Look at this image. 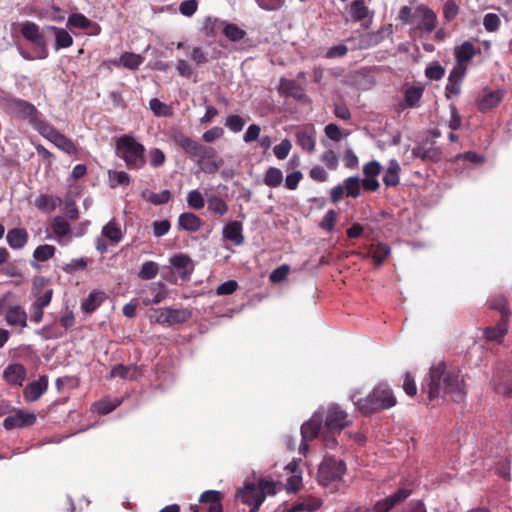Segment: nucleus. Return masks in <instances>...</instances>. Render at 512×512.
Masks as SVG:
<instances>
[{"label": "nucleus", "mask_w": 512, "mask_h": 512, "mask_svg": "<svg viewBox=\"0 0 512 512\" xmlns=\"http://www.w3.org/2000/svg\"><path fill=\"white\" fill-rule=\"evenodd\" d=\"M170 138L191 159L197 160L204 173L214 174L223 166L224 161L214 147L200 144L180 130H173Z\"/></svg>", "instance_id": "nucleus-2"}, {"label": "nucleus", "mask_w": 512, "mask_h": 512, "mask_svg": "<svg viewBox=\"0 0 512 512\" xmlns=\"http://www.w3.org/2000/svg\"><path fill=\"white\" fill-rule=\"evenodd\" d=\"M289 272L290 266L288 264H282L271 272L269 279L272 283H280L287 278Z\"/></svg>", "instance_id": "nucleus-57"}, {"label": "nucleus", "mask_w": 512, "mask_h": 512, "mask_svg": "<svg viewBox=\"0 0 512 512\" xmlns=\"http://www.w3.org/2000/svg\"><path fill=\"white\" fill-rule=\"evenodd\" d=\"M320 414L323 416L325 431L329 434H339L352 423L347 412L337 405L329 406L327 409L320 411Z\"/></svg>", "instance_id": "nucleus-7"}, {"label": "nucleus", "mask_w": 512, "mask_h": 512, "mask_svg": "<svg viewBox=\"0 0 512 512\" xmlns=\"http://www.w3.org/2000/svg\"><path fill=\"white\" fill-rule=\"evenodd\" d=\"M102 235L113 243H119L123 237L121 229L115 220L109 221L103 227Z\"/></svg>", "instance_id": "nucleus-43"}, {"label": "nucleus", "mask_w": 512, "mask_h": 512, "mask_svg": "<svg viewBox=\"0 0 512 512\" xmlns=\"http://www.w3.org/2000/svg\"><path fill=\"white\" fill-rule=\"evenodd\" d=\"M400 171L401 167L397 160L392 159L389 161L388 167L385 170V173L383 175V183L387 187H395L400 182Z\"/></svg>", "instance_id": "nucleus-27"}, {"label": "nucleus", "mask_w": 512, "mask_h": 512, "mask_svg": "<svg viewBox=\"0 0 512 512\" xmlns=\"http://www.w3.org/2000/svg\"><path fill=\"white\" fill-rule=\"evenodd\" d=\"M509 321L499 320L495 326L485 328L484 335L489 341L501 342L508 332Z\"/></svg>", "instance_id": "nucleus-28"}, {"label": "nucleus", "mask_w": 512, "mask_h": 512, "mask_svg": "<svg viewBox=\"0 0 512 512\" xmlns=\"http://www.w3.org/2000/svg\"><path fill=\"white\" fill-rule=\"evenodd\" d=\"M324 132L325 135L334 142H339L344 135L341 128L334 123L326 125Z\"/></svg>", "instance_id": "nucleus-62"}, {"label": "nucleus", "mask_w": 512, "mask_h": 512, "mask_svg": "<svg viewBox=\"0 0 512 512\" xmlns=\"http://www.w3.org/2000/svg\"><path fill=\"white\" fill-rule=\"evenodd\" d=\"M245 125V121L239 115H230L227 117L225 126L232 132H240Z\"/></svg>", "instance_id": "nucleus-60"}, {"label": "nucleus", "mask_w": 512, "mask_h": 512, "mask_svg": "<svg viewBox=\"0 0 512 512\" xmlns=\"http://www.w3.org/2000/svg\"><path fill=\"white\" fill-rule=\"evenodd\" d=\"M279 91L288 96H292L295 99H301L303 96L301 88L295 80L282 78L280 81Z\"/></svg>", "instance_id": "nucleus-41"}, {"label": "nucleus", "mask_w": 512, "mask_h": 512, "mask_svg": "<svg viewBox=\"0 0 512 512\" xmlns=\"http://www.w3.org/2000/svg\"><path fill=\"white\" fill-rule=\"evenodd\" d=\"M177 226L179 230L194 233L201 228L202 219L192 212H184L179 215Z\"/></svg>", "instance_id": "nucleus-23"}, {"label": "nucleus", "mask_w": 512, "mask_h": 512, "mask_svg": "<svg viewBox=\"0 0 512 512\" xmlns=\"http://www.w3.org/2000/svg\"><path fill=\"white\" fill-rule=\"evenodd\" d=\"M222 234L225 240L232 242L236 246L242 245L245 241L242 223L237 220L226 223Z\"/></svg>", "instance_id": "nucleus-18"}, {"label": "nucleus", "mask_w": 512, "mask_h": 512, "mask_svg": "<svg viewBox=\"0 0 512 512\" xmlns=\"http://www.w3.org/2000/svg\"><path fill=\"white\" fill-rule=\"evenodd\" d=\"M344 188L346 196L357 198L361 193V181L357 176H351L345 179Z\"/></svg>", "instance_id": "nucleus-46"}, {"label": "nucleus", "mask_w": 512, "mask_h": 512, "mask_svg": "<svg viewBox=\"0 0 512 512\" xmlns=\"http://www.w3.org/2000/svg\"><path fill=\"white\" fill-rule=\"evenodd\" d=\"M459 13V6L454 0H447L443 5V16L447 22L456 18Z\"/></svg>", "instance_id": "nucleus-58"}, {"label": "nucleus", "mask_w": 512, "mask_h": 512, "mask_svg": "<svg viewBox=\"0 0 512 512\" xmlns=\"http://www.w3.org/2000/svg\"><path fill=\"white\" fill-rule=\"evenodd\" d=\"M5 321L9 326L27 327V313L20 305H11L4 312Z\"/></svg>", "instance_id": "nucleus-19"}, {"label": "nucleus", "mask_w": 512, "mask_h": 512, "mask_svg": "<svg viewBox=\"0 0 512 512\" xmlns=\"http://www.w3.org/2000/svg\"><path fill=\"white\" fill-rule=\"evenodd\" d=\"M31 126L44 138L51 141L58 132L52 125L41 118V114L31 123Z\"/></svg>", "instance_id": "nucleus-37"}, {"label": "nucleus", "mask_w": 512, "mask_h": 512, "mask_svg": "<svg viewBox=\"0 0 512 512\" xmlns=\"http://www.w3.org/2000/svg\"><path fill=\"white\" fill-rule=\"evenodd\" d=\"M190 59L198 66L209 62L208 53L202 47H193L190 51Z\"/></svg>", "instance_id": "nucleus-59"}, {"label": "nucleus", "mask_w": 512, "mask_h": 512, "mask_svg": "<svg viewBox=\"0 0 512 512\" xmlns=\"http://www.w3.org/2000/svg\"><path fill=\"white\" fill-rule=\"evenodd\" d=\"M346 464L342 460L332 457L325 458L319 466L318 481L323 486L339 481L345 474Z\"/></svg>", "instance_id": "nucleus-8"}, {"label": "nucleus", "mask_w": 512, "mask_h": 512, "mask_svg": "<svg viewBox=\"0 0 512 512\" xmlns=\"http://www.w3.org/2000/svg\"><path fill=\"white\" fill-rule=\"evenodd\" d=\"M159 265L154 261H146L142 264L138 277L142 280H151L157 276Z\"/></svg>", "instance_id": "nucleus-48"}, {"label": "nucleus", "mask_w": 512, "mask_h": 512, "mask_svg": "<svg viewBox=\"0 0 512 512\" xmlns=\"http://www.w3.org/2000/svg\"><path fill=\"white\" fill-rule=\"evenodd\" d=\"M276 493V483L272 480L261 479L258 485L248 484L236 493V498L250 507L249 512H257L266 495Z\"/></svg>", "instance_id": "nucleus-5"}, {"label": "nucleus", "mask_w": 512, "mask_h": 512, "mask_svg": "<svg viewBox=\"0 0 512 512\" xmlns=\"http://www.w3.org/2000/svg\"><path fill=\"white\" fill-rule=\"evenodd\" d=\"M20 32L27 41L40 48L41 54L38 58L44 59L48 56L45 37L36 23L31 21L23 22Z\"/></svg>", "instance_id": "nucleus-11"}, {"label": "nucleus", "mask_w": 512, "mask_h": 512, "mask_svg": "<svg viewBox=\"0 0 512 512\" xmlns=\"http://www.w3.org/2000/svg\"><path fill=\"white\" fill-rule=\"evenodd\" d=\"M153 312L154 314L149 316L150 320L167 326L185 323L192 316L191 311L185 308L165 307L155 309Z\"/></svg>", "instance_id": "nucleus-9"}, {"label": "nucleus", "mask_w": 512, "mask_h": 512, "mask_svg": "<svg viewBox=\"0 0 512 512\" xmlns=\"http://www.w3.org/2000/svg\"><path fill=\"white\" fill-rule=\"evenodd\" d=\"M26 368L20 363H14L8 365L4 372L3 377L5 381L14 386H22L26 378Z\"/></svg>", "instance_id": "nucleus-20"}, {"label": "nucleus", "mask_w": 512, "mask_h": 512, "mask_svg": "<svg viewBox=\"0 0 512 512\" xmlns=\"http://www.w3.org/2000/svg\"><path fill=\"white\" fill-rule=\"evenodd\" d=\"M187 204L195 210H200L205 206V200L198 190H192L187 195Z\"/></svg>", "instance_id": "nucleus-55"}, {"label": "nucleus", "mask_w": 512, "mask_h": 512, "mask_svg": "<svg viewBox=\"0 0 512 512\" xmlns=\"http://www.w3.org/2000/svg\"><path fill=\"white\" fill-rule=\"evenodd\" d=\"M410 494L409 489L400 488L392 495L375 503L372 507H360L354 512H389L395 505L407 499Z\"/></svg>", "instance_id": "nucleus-10"}, {"label": "nucleus", "mask_w": 512, "mask_h": 512, "mask_svg": "<svg viewBox=\"0 0 512 512\" xmlns=\"http://www.w3.org/2000/svg\"><path fill=\"white\" fill-rule=\"evenodd\" d=\"M297 144L307 152H313L316 145V130L313 125H307L296 131Z\"/></svg>", "instance_id": "nucleus-16"}, {"label": "nucleus", "mask_w": 512, "mask_h": 512, "mask_svg": "<svg viewBox=\"0 0 512 512\" xmlns=\"http://www.w3.org/2000/svg\"><path fill=\"white\" fill-rule=\"evenodd\" d=\"M67 25L78 29H89L94 28L95 34H98L101 30L97 23L92 22L86 16L81 13H73L68 17Z\"/></svg>", "instance_id": "nucleus-30"}, {"label": "nucleus", "mask_w": 512, "mask_h": 512, "mask_svg": "<svg viewBox=\"0 0 512 512\" xmlns=\"http://www.w3.org/2000/svg\"><path fill=\"white\" fill-rule=\"evenodd\" d=\"M36 422V415L22 410L8 416L3 421V426L7 430L20 427H28Z\"/></svg>", "instance_id": "nucleus-14"}, {"label": "nucleus", "mask_w": 512, "mask_h": 512, "mask_svg": "<svg viewBox=\"0 0 512 512\" xmlns=\"http://www.w3.org/2000/svg\"><path fill=\"white\" fill-rule=\"evenodd\" d=\"M50 142L67 154L72 155L77 152V148L74 142L59 131L55 134Z\"/></svg>", "instance_id": "nucleus-40"}, {"label": "nucleus", "mask_w": 512, "mask_h": 512, "mask_svg": "<svg viewBox=\"0 0 512 512\" xmlns=\"http://www.w3.org/2000/svg\"><path fill=\"white\" fill-rule=\"evenodd\" d=\"M487 304L490 309L498 311L500 313V320L509 321L511 311L509 302L504 295L496 294L491 296L487 301Z\"/></svg>", "instance_id": "nucleus-26"}, {"label": "nucleus", "mask_w": 512, "mask_h": 512, "mask_svg": "<svg viewBox=\"0 0 512 512\" xmlns=\"http://www.w3.org/2000/svg\"><path fill=\"white\" fill-rule=\"evenodd\" d=\"M110 186L115 188L117 185L127 186L130 184V176L125 171H109Z\"/></svg>", "instance_id": "nucleus-51"}, {"label": "nucleus", "mask_w": 512, "mask_h": 512, "mask_svg": "<svg viewBox=\"0 0 512 512\" xmlns=\"http://www.w3.org/2000/svg\"><path fill=\"white\" fill-rule=\"evenodd\" d=\"M505 92L503 90L484 91L483 96L478 102V110L487 112L497 107L503 100Z\"/></svg>", "instance_id": "nucleus-21"}, {"label": "nucleus", "mask_w": 512, "mask_h": 512, "mask_svg": "<svg viewBox=\"0 0 512 512\" xmlns=\"http://www.w3.org/2000/svg\"><path fill=\"white\" fill-rule=\"evenodd\" d=\"M424 88L421 86H410L404 92V101L407 107L416 108L419 106L423 96Z\"/></svg>", "instance_id": "nucleus-38"}, {"label": "nucleus", "mask_w": 512, "mask_h": 512, "mask_svg": "<svg viewBox=\"0 0 512 512\" xmlns=\"http://www.w3.org/2000/svg\"><path fill=\"white\" fill-rule=\"evenodd\" d=\"M6 240L12 249H20L27 243L28 233L23 228H13L8 231Z\"/></svg>", "instance_id": "nucleus-31"}, {"label": "nucleus", "mask_w": 512, "mask_h": 512, "mask_svg": "<svg viewBox=\"0 0 512 512\" xmlns=\"http://www.w3.org/2000/svg\"><path fill=\"white\" fill-rule=\"evenodd\" d=\"M145 147L130 135H124L116 141V154L122 158L130 170H139L144 167Z\"/></svg>", "instance_id": "nucleus-4"}, {"label": "nucleus", "mask_w": 512, "mask_h": 512, "mask_svg": "<svg viewBox=\"0 0 512 512\" xmlns=\"http://www.w3.org/2000/svg\"><path fill=\"white\" fill-rule=\"evenodd\" d=\"M143 62V56L132 52H124L119 58L111 60V64L115 67H125L130 70H137Z\"/></svg>", "instance_id": "nucleus-24"}, {"label": "nucleus", "mask_w": 512, "mask_h": 512, "mask_svg": "<svg viewBox=\"0 0 512 512\" xmlns=\"http://www.w3.org/2000/svg\"><path fill=\"white\" fill-rule=\"evenodd\" d=\"M120 404L119 401L112 402L110 399H102L98 402H96L93 407L94 411L101 415H106L110 412H112L116 407Z\"/></svg>", "instance_id": "nucleus-53"}, {"label": "nucleus", "mask_w": 512, "mask_h": 512, "mask_svg": "<svg viewBox=\"0 0 512 512\" xmlns=\"http://www.w3.org/2000/svg\"><path fill=\"white\" fill-rule=\"evenodd\" d=\"M51 229L53 233L59 238L67 236L71 231L69 223L61 216H56L53 219Z\"/></svg>", "instance_id": "nucleus-47"}, {"label": "nucleus", "mask_w": 512, "mask_h": 512, "mask_svg": "<svg viewBox=\"0 0 512 512\" xmlns=\"http://www.w3.org/2000/svg\"><path fill=\"white\" fill-rule=\"evenodd\" d=\"M474 55L475 47L469 41H465L460 46L455 48L457 65L462 66V64L469 62L474 57Z\"/></svg>", "instance_id": "nucleus-35"}, {"label": "nucleus", "mask_w": 512, "mask_h": 512, "mask_svg": "<svg viewBox=\"0 0 512 512\" xmlns=\"http://www.w3.org/2000/svg\"><path fill=\"white\" fill-rule=\"evenodd\" d=\"M391 254V248L383 242L371 243L364 257H371L375 267L382 266Z\"/></svg>", "instance_id": "nucleus-17"}, {"label": "nucleus", "mask_w": 512, "mask_h": 512, "mask_svg": "<svg viewBox=\"0 0 512 512\" xmlns=\"http://www.w3.org/2000/svg\"><path fill=\"white\" fill-rule=\"evenodd\" d=\"M140 375V371L136 365H115L110 371V377L121 379L135 380Z\"/></svg>", "instance_id": "nucleus-29"}, {"label": "nucleus", "mask_w": 512, "mask_h": 512, "mask_svg": "<svg viewBox=\"0 0 512 512\" xmlns=\"http://www.w3.org/2000/svg\"><path fill=\"white\" fill-rule=\"evenodd\" d=\"M416 13L422 19L417 26L418 29L425 32H432L436 28L437 15L432 9L426 6H420L417 8Z\"/></svg>", "instance_id": "nucleus-25"}, {"label": "nucleus", "mask_w": 512, "mask_h": 512, "mask_svg": "<svg viewBox=\"0 0 512 512\" xmlns=\"http://www.w3.org/2000/svg\"><path fill=\"white\" fill-rule=\"evenodd\" d=\"M171 198L172 194L167 189L161 191L160 193H150L147 197H145L147 202L154 205L166 204Z\"/></svg>", "instance_id": "nucleus-54"}, {"label": "nucleus", "mask_w": 512, "mask_h": 512, "mask_svg": "<svg viewBox=\"0 0 512 512\" xmlns=\"http://www.w3.org/2000/svg\"><path fill=\"white\" fill-rule=\"evenodd\" d=\"M354 403L363 415H370L395 406L396 398L387 384L380 383L365 398Z\"/></svg>", "instance_id": "nucleus-3"}, {"label": "nucleus", "mask_w": 512, "mask_h": 512, "mask_svg": "<svg viewBox=\"0 0 512 512\" xmlns=\"http://www.w3.org/2000/svg\"><path fill=\"white\" fill-rule=\"evenodd\" d=\"M413 154L417 158H421L423 161L438 162L441 159V152L437 148L429 149H414Z\"/></svg>", "instance_id": "nucleus-49"}, {"label": "nucleus", "mask_w": 512, "mask_h": 512, "mask_svg": "<svg viewBox=\"0 0 512 512\" xmlns=\"http://www.w3.org/2000/svg\"><path fill=\"white\" fill-rule=\"evenodd\" d=\"M48 389V377L46 375H42L31 383H29L24 391V399L26 402H35L37 401Z\"/></svg>", "instance_id": "nucleus-15"}, {"label": "nucleus", "mask_w": 512, "mask_h": 512, "mask_svg": "<svg viewBox=\"0 0 512 512\" xmlns=\"http://www.w3.org/2000/svg\"><path fill=\"white\" fill-rule=\"evenodd\" d=\"M103 295V292H91L81 304L83 311H85L86 313L94 312L102 303L104 299Z\"/></svg>", "instance_id": "nucleus-42"}, {"label": "nucleus", "mask_w": 512, "mask_h": 512, "mask_svg": "<svg viewBox=\"0 0 512 512\" xmlns=\"http://www.w3.org/2000/svg\"><path fill=\"white\" fill-rule=\"evenodd\" d=\"M291 148V142L288 139H284L280 144L274 147L273 151L279 160H283L289 155Z\"/></svg>", "instance_id": "nucleus-63"}, {"label": "nucleus", "mask_w": 512, "mask_h": 512, "mask_svg": "<svg viewBox=\"0 0 512 512\" xmlns=\"http://www.w3.org/2000/svg\"><path fill=\"white\" fill-rule=\"evenodd\" d=\"M223 34L230 41L236 42L243 39L244 36L246 35V32L235 24H226L223 28Z\"/></svg>", "instance_id": "nucleus-52"}, {"label": "nucleus", "mask_w": 512, "mask_h": 512, "mask_svg": "<svg viewBox=\"0 0 512 512\" xmlns=\"http://www.w3.org/2000/svg\"><path fill=\"white\" fill-rule=\"evenodd\" d=\"M223 494L220 491L208 490L200 496L201 506L194 512H223L222 501Z\"/></svg>", "instance_id": "nucleus-12"}, {"label": "nucleus", "mask_w": 512, "mask_h": 512, "mask_svg": "<svg viewBox=\"0 0 512 512\" xmlns=\"http://www.w3.org/2000/svg\"><path fill=\"white\" fill-rule=\"evenodd\" d=\"M55 251H56V248L52 245H48V244L40 245L34 250L33 257L37 261L44 262V261L51 259L54 256Z\"/></svg>", "instance_id": "nucleus-50"}, {"label": "nucleus", "mask_w": 512, "mask_h": 512, "mask_svg": "<svg viewBox=\"0 0 512 512\" xmlns=\"http://www.w3.org/2000/svg\"><path fill=\"white\" fill-rule=\"evenodd\" d=\"M3 107L8 114L15 118L27 120L30 125L40 115V112L32 103L11 96L3 98Z\"/></svg>", "instance_id": "nucleus-6"}, {"label": "nucleus", "mask_w": 512, "mask_h": 512, "mask_svg": "<svg viewBox=\"0 0 512 512\" xmlns=\"http://www.w3.org/2000/svg\"><path fill=\"white\" fill-rule=\"evenodd\" d=\"M337 221V213L334 210H329L320 222V227L328 232H331Z\"/></svg>", "instance_id": "nucleus-61"}, {"label": "nucleus", "mask_w": 512, "mask_h": 512, "mask_svg": "<svg viewBox=\"0 0 512 512\" xmlns=\"http://www.w3.org/2000/svg\"><path fill=\"white\" fill-rule=\"evenodd\" d=\"M421 390L427 394L429 401L448 397L453 402L460 403L466 395L465 383L459 370L448 367L443 361L430 367L428 375L423 379Z\"/></svg>", "instance_id": "nucleus-1"}, {"label": "nucleus", "mask_w": 512, "mask_h": 512, "mask_svg": "<svg viewBox=\"0 0 512 512\" xmlns=\"http://www.w3.org/2000/svg\"><path fill=\"white\" fill-rule=\"evenodd\" d=\"M208 210L217 215H224L228 212L227 203L217 195H211L207 199Z\"/></svg>", "instance_id": "nucleus-44"}, {"label": "nucleus", "mask_w": 512, "mask_h": 512, "mask_svg": "<svg viewBox=\"0 0 512 512\" xmlns=\"http://www.w3.org/2000/svg\"><path fill=\"white\" fill-rule=\"evenodd\" d=\"M326 433L323 425V416L320 411L313 414L307 422L301 426V435L304 441L316 438L318 435Z\"/></svg>", "instance_id": "nucleus-13"}, {"label": "nucleus", "mask_w": 512, "mask_h": 512, "mask_svg": "<svg viewBox=\"0 0 512 512\" xmlns=\"http://www.w3.org/2000/svg\"><path fill=\"white\" fill-rule=\"evenodd\" d=\"M320 502L313 497L301 498L291 507L285 509L283 512H313L320 507Z\"/></svg>", "instance_id": "nucleus-33"}, {"label": "nucleus", "mask_w": 512, "mask_h": 512, "mask_svg": "<svg viewBox=\"0 0 512 512\" xmlns=\"http://www.w3.org/2000/svg\"><path fill=\"white\" fill-rule=\"evenodd\" d=\"M349 13L352 21L359 22L368 17L369 9L364 0H354L349 6Z\"/></svg>", "instance_id": "nucleus-39"}, {"label": "nucleus", "mask_w": 512, "mask_h": 512, "mask_svg": "<svg viewBox=\"0 0 512 512\" xmlns=\"http://www.w3.org/2000/svg\"><path fill=\"white\" fill-rule=\"evenodd\" d=\"M148 288L150 291H157V295H154L152 298H143L142 302L145 306L159 304L167 297L166 286L163 282L151 283Z\"/></svg>", "instance_id": "nucleus-36"}, {"label": "nucleus", "mask_w": 512, "mask_h": 512, "mask_svg": "<svg viewBox=\"0 0 512 512\" xmlns=\"http://www.w3.org/2000/svg\"><path fill=\"white\" fill-rule=\"evenodd\" d=\"M170 263L181 278L187 279L194 270L191 258L185 254H177L170 258Z\"/></svg>", "instance_id": "nucleus-22"}, {"label": "nucleus", "mask_w": 512, "mask_h": 512, "mask_svg": "<svg viewBox=\"0 0 512 512\" xmlns=\"http://www.w3.org/2000/svg\"><path fill=\"white\" fill-rule=\"evenodd\" d=\"M47 29L52 31L55 35V50H60L72 46L73 38L67 30L56 26H48Z\"/></svg>", "instance_id": "nucleus-32"}, {"label": "nucleus", "mask_w": 512, "mask_h": 512, "mask_svg": "<svg viewBox=\"0 0 512 512\" xmlns=\"http://www.w3.org/2000/svg\"><path fill=\"white\" fill-rule=\"evenodd\" d=\"M60 203L61 199L59 197L48 194H41L34 201L35 207L48 213L54 211Z\"/></svg>", "instance_id": "nucleus-34"}, {"label": "nucleus", "mask_w": 512, "mask_h": 512, "mask_svg": "<svg viewBox=\"0 0 512 512\" xmlns=\"http://www.w3.org/2000/svg\"><path fill=\"white\" fill-rule=\"evenodd\" d=\"M153 233L156 237H162L166 235L171 229V223L169 220L154 221L152 223Z\"/></svg>", "instance_id": "nucleus-64"}, {"label": "nucleus", "mask_w": 512, "mask_h": 512, "mask_svg": "<svg viewBox=\"0 0 512 512\" xmlns=\"http://www.w3.org/2000/svg\"><path fill=\"white\" fill-rule=\"evenodd\" d=\"M501 24L499 16L495 13H487L483 18V26L488 32H496Z\"/></svg>", "instance_id": "nucleus-56"}, {"label": "nucleus", "mask_w": 512, "mask_h": 512, "mask_svg": "<svg viewBox=\"0 0 512 512\" xmlns=\"http://www.w3.org/2000/svg\"><path fill=\"white\" fill-rule=\"evenodd\" d=\"M283 181V173L279 168L270 167L264 175V183L269 187H278Z\"/></svg>", "instance_id": "nucleus-45"}]
</instances>
